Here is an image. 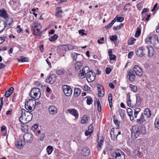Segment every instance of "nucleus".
<instances>
[{"instance_id": "42", "label": "nucleus", "mask_w": 159, "mask_h": 159, "mask_svg": "<svg viewBox=\"0 0 159 159\" xmlns=\"http://www.w3.org/2000/svg\"><path fill=\"white\" fill-rule=\"evenodd\" d=\"M19 62H25L28 61V58L26 57H23L17 59Z\"/></svg>"}, {"instance_id": "12", "label": "nucleus", "mask_w": 159, "mask_h": 159, "mask_svg": "<svg viewBox=\"0 0 159 159\" xmlns=\"http://www.w3.org/2000/svg\"><path fill=\"white\" fill-rule=\"evenodd\" d=\"M63 90L65 95L67 96H70L72 93V90L68 85H64L62 87Z\"/></svg>"}, {"instance_id": "44", "label": "nucleus", "mask_w": 159, "mask_h": 159, "mask_svg": "<svg viewBox=\"0 0 159 159\" xmlns=\"http://www.w3.org/2000/svg\"><path fill=\"white\" fill-rule=\"evenodd\" d=\"M141 30L140 29L139 27H138L137 28V30L135 34V36L136 37H139L141 34Z\"/></svg>"}, {"instance_id": "45", "label": "nucleus", "mask_w": 159, "mask_h": 159, "mask_svg": "<svg viewBox=\"0 0 159 159\" xmlns=\"http://www.w3.org/2000/svg\"><path fill=\"white\" fill-rule=\"evenodd\" d=\"M89 70V68L88 66H85L84 67L82 70L84 73H85L86 74L88 73V71Z\"/></svg>"}, {"instance_id": "37", "label": "nucleus", "mask_w": 159, "mask_h": 159, "mask_svg": "<svg viewBox=\"0 0 159 159\" xmlns=\"http://www.w3.org/2000/svg\"><path fill=\"white\" fill-rule=\"evenodd\" d=\"M129 86L131 89V90L134 93H136L137 90V87L136 86L133 85L131 84H129Z\"/></svg>"}, {"instance_id": "62", "label": "nucleus", "mask_w": 159, "mask_h": 159, "mask_svg": "<svg viewBox=\"0 0 159 159\" xmlns=\"http://www.w3.org/2000/svg\"><path fill=\"white\" fill-rule=\"evenodd\" d=\"M39 125L37 124H35L33 125L32 127V129L33 130H35L38 128Z\"/></svg>"}, {"instance_id": "56", "label": "nucleus", "mask_w": 159, "mask_h": 159, "mask_svg": "<svg viewBox=\"0 0 159 159\" xmlns=\"http://www.w3.org/2000/svg\"><path fill=\"white\" fill-rule=\"evenodd\" d=\"M139 148H137L136 149L134 150L133 151L134 154L135 155L138 154L139 152Z\"/></svg>"}, {"instance_id": "14", "label": "nucleus", "mask_w": 159, "mask_h": 159, "mask_svg": "<svg viewBox=\"0 0 159 159\" xmlns=\"http://www.w3.org/2000/svg\"><path fill=\"white\" fill-rule=\"evenodd\" d=\"M67 113H69L72 115L74 116L76 119L78 118L79 114L78 111L75 109H68L67 111Z\"/></svg>"}, {"instance_id": "39", "label": "nucleus", "mask_w": 159, "mask_h": 159, "mask_svg": "<svg viewBox=\"0 0 159 159\" xmlns=\"http://www.w3.org/2000/svg\"><path fill=\"white\" fill-rule=\"evenodd\" d=\"M48 154H50L53 151V147L51 146H48L47 147L46 149Z\"/></svg>"}, {"instance_id": "17", "label": "nucleus", "mask_w": 159, "mask_h": 159, "mask_svg": "<svg viewBox=\"0 0 159 159\" xmlns=\"http://www.w3.org/2000/svg\"><path fill=\"white\" fill-rule=\"evenodd\" d=\"M97 88L98 92V96L100 97H103L105 94V92L103 87L100 84L97 85Z\"/></svg>"}, {"instance_id": "13", "label": "nucleus", "mask_w": 159, "mask_h": 159, "mask_svg": "<svg viewBox=\"0 0 159 159\" xmlns=\"http://www.w3.org/2000/svg\"><path fill=\"white\" fill-rule=\"evenodd\" d=\"M56 75L54 74H52L46 79V81L50 84H52L56 81Z\"/></svg>"}, {"instance_id": "41", "label": "nucleus", "mask_w": 159, "mask_h": 159, "mask_svg": "<svg viewBox=\"0 0 159 159\" xmlns=\"http://www.w3.org/2000/svg\"><path fill=\"white\" fill-rule=\"evenodd\" d=\"M58 38V36L56 34H54L52 36L49 38V40L51 41H55Z\"/></svg>"}, {"instance_id": "24", "label": "nucleus", "mask_w": 159, "mask_h": 159, "mask_svg": "<svg viewBox=\"0 0 159 159\" xmlns=\"http://www.w3.org/2000/svg\"><path fill=\"white\" fill-rule=\"evenodd\" d=\"M127 112L128 116L130 117L131 120H132L134 119V117L133 115V111L130 108H128L127 109Z\"/></svg>"}, {"instance_id": "55", "label": "nucleus", "mask_w": 159, "mask_h": 159, "mask_svg": "<svg viewBox=\"0 0 159 159\" xmlns=\"http://www.w3.org/2000/svg\"><path fill=\"white\" fill-rule=\"evenodd\" d=\"M110 60H114L116 59V56L114 55H111L110 56Z\"/></svg>"}, {"instance_id": "48", "label": "nucleus", "mask_w": 159, "mask_h": 159, "mask_svg": "<svg viewBox=\"0 0 159 159\" xmlns=\"http://www.w3.org/2000/svg\"><path fill=\"white\" fill-rule=\"evenodd\" d=\"M110 39L112 41H115L117 39V37L116 35H112L110 37Z\"/></svg>"}, {"instance_id": "31", "label": "nucleus", "mask_w": 159, "mask_h": 159, "mask_svg": "<svg viewBox=\"0 0 159 159\" xmlns=\"http://www.w3.org/2000/svg\"><path fill=\"white\" fill-rule=\"evenodd\" d=\"M65 70L63 69L58 68L56 70V73L58 75H62L65 73Z\"/></svg>"}, {"instance_id": "11", "label": "nucleus", "mask_w": 159, "mask_h": 159, "mask_svg": "<svg viewBox=\"0 0 159 159\" xmlns=\"http://www.w3.org/2000/svg\"><path fill=\"white\" fill-rule=\"evenodd\" d=\"M96 74L92 71H89L86 75V79L89 82H93L95 78Z\"/></svg>"}, {"instance_id": "25", "label": "nucleus", "mask_w": 159, "mask_h": 159, "mask_svg": "<svg viewBox=\"0 0 159 159\" xmlns=\"http://www.w3.org/2000/svg\"><path fill=\"white\" fill-rule=\"evenodd\" d=\"M144 114L147 118H149L151 116V112L150 110L148 108H146L144 109Z\"/></svg>"}, {"instance_id": "16", "label": "nucleus", "mask_w": 159, "mask_h": 159, "mask_svg": "<svg viewBox=\"0 0 159 159\" xmlns=\"http://www.w3.org/2000/svg\"><path fill=\"white\" fill-rule=\"evenodd\" d=\"M48 111L50 114L54 115L57 113V109L54 105H51L49 107Z\"/></svg>"}, {"instance_id": "54", "label": "nucleus", "mask_w": 159, "mask_h": 159, "mask_svg": "<svg viewBox=\"0 0 159 159\" xmlns=\"http://www.w3.org/2000/svg\"><path fill=\"white\" fill-rule=\"evenodd\" d=\"M18 0H13L12 1V2L14 3L15 2V4H14V6L17 7L19 5V3L18 2Z\"/></svg>"}, {"instance_id": "5", "label": "nucleus", "mask_w": 159, "mask_h": 159, "mask_svg": "<svg viewBox=\"0 0 159 159\" xmlns=\"http://www.w3.org/2000/svg\"><path fill=\"white\" fill-rule=\"evenodd\" d=\"M21 112H23V114H25V119L23 120L22 117H20L19 118V120L21 123L22 124H26L30 121L33 118V114L30 112L26 111L24 109H22L21 110Z\"/></svg>"}, {"instance_id": "23", "label": "nucleus", "mask_w": 159, "mask_h": 159, "mask_svg": "<svg viewBox=\"0 0 159 159\" xmlns=\"http://www.w3.org/2000/svg\"><path fill=\"white\" fill-rule=\"evenodd\" d=\"M6 27L5 21L3 20H0V33L3 31Z\"/></svg>"}, {"instance_id": "32", "label": "nucleus", "mask_w": 159, "mask_h": 159, "mask_svg": "<svg viewBox=\"0 0 159 159\" xmlns=\"http://www.w3.org/2000/svg\"><path fill=\"white\" fill-rule=\"evenodd\" d=\"M88 118L89 117L86 115H84L83 116L81 121V124L86 123L88 121Z\"/></svg>"}, {"instance_id": "29", "label": "nucleus", "mask_w": 159, "mask_h": 159, "mask_svg": "<svg viewBox=\"0 0 159 159\" xmlns=\"http://www.w3.org/2000/svg\"><path fill=\"white\" fill-rule=\"evenodd\" d=\"M146 121L144 115L142 114L141 115L139 119L137 120V121L139 124H141Z\"/></svg>"}, {"instance_id": "36", "label": "nucleus", "mask_w": 159, "mask_h": 159, "mask_svg": "<svg viewBox=\"0 0 159 159\" xmlns=\"http://www.w3.org/2000/svg\"><path fill=\"white\" fill-rule=\"evenodd\" d=\"M86 75L85 73H84L82 70H80L78 74V76L80 78L83 79L86 77Z\"/></svg>"}, {"instance_id": "10", "label": "nucleus", "mask_w": 159, "mask_h": 159, "mask_svg": "<svg viewBox=\"0 0 159 159\" xmlns=\"http://www.w3.org/2000/svg\"><path fill=\"white\" fill-rule=\"evenodd\" d=\"M133 72L136 75L139 77L141 76L143 74V71L142 69L137 66H135L133 69Z\"/></svg>"}, {"instance_id": "8", "label": "nucleus", "mask_w": 159, "mask_h": 159, "mask_svg": "<svg viewBox=\"0 0 159 159\" xmlns=\"http://www.w3.org/2000/svg\"><path fill=\"white\" fill-rule=\"evenodd\" d=\"M112 156V159H125V154L120 149L116 150Z\"/></svg>"}, {"instance_id": "30", "label": "nucleus", "mask_w": 159, "mask_h": 159, "mask_svg": "<svg viewBox=\"0 0 159 159\" xmlns=\"http://www.w3.org/2000/svg\"><path fill=\"white\" fill-rule=\"evenodd\" d=\"M75 68L76 70H80L82 67V64L80 61H77L75 64Z\"/></svg>"}, {"instance_id": "1", "label": "nucleus", "mask_w": 159, "mask_h": 159, "mask_svg": "<svg viewBox=\"0 0 159 159\" xmlns=\"http://www.w3.org/2000/svg\"><path fill=\"white\" fill-rule=\"evenodd\" d=\"M146 133V128L144 126L142 125L140 128L137 126H133L131 129V136L133 139H136L140 134H144Z\"/></svg>"}, {"instance_id": "49", "label": "nucleus", "mask_w": 159, "mask_h": 159, "mask_svg": "<svg viewBox=\"0 0 159 159\" xmlns=\"http://www.w3.org/2000/svg\"><path fill=\"white\" fill-rule=\"evenodd\" d=\"M103 143L100 142H98V146L97 147L98 149L99 150L101 148L103 144Z\"/></svg>"}, {"instance_id": "43", "label": "nucleus", "mask_w": 159, "mask_h": 159, "mask_svg": "<svg viewBox=\"0 0 159 159\" xmlns=\"http://www.w3.org/2000/svg\"><path fill=\"white\" fill-rule=\"evenodd\" d=\"M97 108H98V111L99 112H100L101 111L102 108H101V106L100 102V101L98 100L97 101Z\"/></svg>"}, {"instance_id": "22", "label": "nucleus", "mask_w": 159, "mask_h": 159, "mask_svg": "<svg viewBox=\"0 0 159 159\" xmlns=\"http://www.w3.org/2000/svg\"><path fill=\"white\" fill-rule=\"evenodd\" d=\"M0 16L6 19L8 17V15L6 11L4 9L0 10Z\"/></svg>"}, {"instance_id": "35", "label": "nucleus", "mask_w": 159, "mask_h": 159, "mask_svg": "<svg viewBox=\"0 0 159 159\" xmlns=\"http://www.w3.org/2000/svg\"><path fill=\"white\" fill-rule=\"evenodd\" d=\"M114 128H112L111 129V132H110L111 137V139L113 140H114L115 139V136H116V134H115L116 133V132L115 131H114Z\"/></svg>"}, {"instance_id": "61", "label": "nucleus", "mask_w": 159, "mask_h": 159, "mask_svg": "<svg viewBox=\"0 0 159 159\" xmlns=\"http://www.w3.org/2000/svg\"><path fill=\"white\" fill-rule=\"evenodd\" d=\"M134 55V52H130L128 54V57L130 59L132 58V57Z\"/></svg>"}, {"instance_id": "60", "label": "nucleus", "mask_w": 159, "mask_h": 159, "mask_svg": "<svg viewBox=\"0 0 159 159\" xmlns=\"http://www.w3.org/2000/svg\"><path fill=\"white\" fill-rule=\"evenodd\" d=\"M137 7L138 9L141 10L142 8V6L141 3H139L137 5Z\"/></svg>"}, {"instance_id": "51", "label": "nucleus", "mask_w": 159, "mask_h": 159, "mask_svg": "<svg viewBox=\"0 0 159 159\" xmlns=\"http://www.w3.org/2000/svg\"><path fill=\"white\" fill-rule=\"evenodd\" d=\"M98 142L103 143L104 142V139L102 136L98 137Z\"/></svg>"}, {"instance_id": "4", "label": "nucleus", "mask_w": 159, "mask_h": 159, "mask_svg": "<svg viewBox=\"0 0 159 159\" xmlns=\"http://www.w3.org/2000/svg\"><path fill=\"white\" fill-rule=\"evenodd\" d=\"M42 27L39 23L33 22L30 25L31 30L34 35L37 36H42V32L41 31Z\"/></svg>"}, {"instance_id": "2", "label": "nucleus", "mask_w": 159, "mask_h": 159, "mask_svg": "<svg viewBox=\"0 0 159 159\" xmlns=\"http://www.w3.org/2000/svg\"><path fill=\"white\" fill-rule=\"evenodd\" d=\"M136 100H131L129 93L127 94L126 101L127 105L130 107H133L139 106L141 104L140 97L138 94H136Z\"/></svg>"}, {"instance_id": "59", "label": "nucleus", "mask_w": 159, "mask_h": 159, "mask_svg": "<svg viewBox=\"0 0 159 159\" xmlns=\"http://www.w3.org/2000/svg\"><path fill=\"white\" fill-rule=\"evenodd\" d=\"M135 40L136 39H132L130 40V43H129V45H133L134 43V42H135Z\"/></svg>"}, {"instance_id": "20", "label": "nucleus", "mask_w": 159, "mask_h": 159, "mask_svg": "<svg viewBox=\"0 0 159 159\" xmlns=\"http://www.w3.org/2000/svg\"><path fill=\"white\" fill-rule=\"evenodd\" d=\"M25 142L22 140H19L15 143V145L18 148H21L25 145Z\"/></svg>"}, {"instance_id": "46", "label": "nucleus", "mask_w": 159, "mask_h": 159, "mask_svg": "<svg viewBox=\"0 0 159 159\" xmlns=\"http://www.w3.org/2000/svg\"><path fill=\"white\" fill-rule=\"evenodd\" d=\"M115 18H116V20H117V21L119 22H122L124 20V18L123 17H118L117 16H116Z\"/></svg>"}, {"instance_id": "7", "label": "nucleus", "mask_w": 159, "mask_h": 159, "mask_svg": "<svg viewBox=\"0 0 159 159\" xmlns=\"http://www.w3.org/2000/svg\"><path fill=\"white\" fill-rule=\"evenodd\" d=\"M36 106V101L34 99H30L25 102V108L28 110H33Z\"/></svg>"}, {"instance_id": "18", "label": "nucleus", "mask_w": 159, "mask_h": 159, "mask_svg": "<svg viewBox=\"0 0 159 159\" xmlns=\"http://www.w3.org/2000/svg\"><path fill=\"white\" fill-rule=\"evenodd\" d=\"M131 70H129L127 72V77L129 81L131 82L134 81L135 79V76Z\"/></svg>"}, {"instance_id": "28", "label": "nucleus", "mask_w": 159, "mask_h": 159, "mask_svg": "<svg viewBox=\"0 0 159 159\" xmlns=\"http://www.w3.org/2000/svg\"><path fill=\"white\" fill-rule=\"evenodd\" d=\"M81 90L78 88H75L74 89V94L76 97L78 96L81 93Z\"/></svg>"}, {"instance_id": "64", "label": "nucleus", "mask_w": 159, "mask_h": 159, "mask_svg": "<svg viewBox=\"0 0 159 159\" xmlns=\"http://www.w3.org/2000/svg\"><path fill=\"white\" fill-rule=\"evenodd\" d=\"M14 88L13 87L10 88L7 91H8L11 93H12L14 91Z\"/></svg>"}, {"instance_id": "19", "label": "nucleus", "mask_w": 159, "mask_h": 159, "mask_svg": "<svg viewBox=\"0 0 159 159\" xmlns=\"http://www.w3.org/2000/svg\"><path fill=\"white\" fill-rule=\"evenodd\" d=\"M147 48L148 50V56L152 57L153 56L154 53V50L153 48L151 46H148Z\"/></svg>"}, {"instance_id": "58", "label": "nucleus", "mask_w": 159, "mask_h": 159, "mask_svg": "<svg viewBox=\"0 0 159 159\" xmlns=\"http://www.w3.org/2000/svg\"><path fill=\"white\" fill-rule=\"evenodd\" d=\"M17 95V94L16 93H14V95L13 96V97L12 98V102H14L16 100V97Z\"/></svg>"}, {"instance_id": "63", "label": "nucleus", "mask_w": 159, "mask_h": 159, "mask_svg": "<svg viewBox=\"0 0 159 159\" xmlns=\"http://www.w3.org/2000/svg\"><path fill=\"white\" fill-rule=\"evenodd\" d=\"M45 137V134L44 133H43L41 134V135L39 137V139L40 140H43L44 137Z\"/></svg>"}, {"instance_id": "3", "label": "nucleus", "mask_w": 159, "mask_h": 159, "mask_svg": "<svg viewBox=\"0 0 159 159\" xmlns=\"http://www.w3.org/2000/svg\"><path fill=\"white\" fill-rule=\"evenodd\" d=\"M145 41L148 44H151L155 48H159V39L157 35H153L148 36L146 39Z\"/></svg>"}, {"instance_id": "57", "label": "nucleus", "mask_w": 159, "mask_h": 159, "mask_svg": "<svg viewBox=\"0 0 159 159\" xmlns=\"http://www.w3.org/2000/svg\"><path fill=\"white\" fill-rule=\"evenodd\" d=\"M92 132L89 130L88 131H86L85 133V134L86 136H90L91 135Z\"/></svg>"}, {"instance_id": "40", "label": "nucleus", "mask_w": 159, "mask_h": 159, "mask_svg": "<svg viewBox=\"0 0 159 159\" xmlns=\"http://www.w3.org/2000/svg\"><path fill=\"white\" fill-rule=\"evenodd\" d=\"M86 98H87V104L88 105H90L91 104L92 102H93L92 98L90 97L89 96L86 97Z\"/></svg>"}, {"instance_id": "47", "label": "nucleus", "mask_w": 159, "mask_h": 159, "mask_svg": "<svg viewBox=\"0 0 159 159\" xmlns=\"http://www.w3.org/2000/svg\"><path fill=\"white\" fill-rule=\"evenodd\" d=\"M114 122L117 126L118 127L119 126L120 122L118 120L115 119L114 116Z\"/></svg>"}, {"instance_id": "34", "label": "nucleus", "mask_w": 159, "mask_h": 159, "mask_svg": "<svg viewBox=\"0 0 159 159\" xmlns=\"http://www.w3.org/2000/svg\"><path fill=\"white\" fill-rule=\"evenodd\" d=\"M6 19V21H5L6 25H11L13 22V19L11 17H8V16Z\"/></svg>"}, {"instance_id": "50", "label": "nucleus", "mask_w": 159, "mask_h": 159, "mask_svg": "<svg viewBox=\"0 0 159 159\" xmlns=\"http://www.w3.org/2000/svg\"><path fill=\"white\" fill-rule=\"evenodd\" d=\"M108 101H109V102H110V103L112 102V95L111 93H109L108 94Z\"/></svg>"}, {"instance_id": "33", "label": "nucleus", "mask_w": 159, "mask_h": 159, "mask_svg": "<svg viewBox=\"0 0 159 159\" xmlns=\"http://www.w3.org/2000/svg\"><path fill=\"white\" fill-rule=\"evenodd\" d=\"M71 56L72 57V58L75 61H76L77 60V59L78 58V57H82L81 55L77 54V53L74 52L73 53L71 54Z\"/></svg>"}, {"instance_id": "15", "label": "nucleus", "mask_w": 159, "mask_h": 159, "mask_svg": "<svg viewBox=\"0 0 159 159\" xmlns=\"http://www.w3.org/2000/svg\"><path fill=\"white\" fill-rule=\"evenodd\" d=\"M145 50V48L143 47H140L138 48L136 51V55L140 57H143L145 54L144 51Z\"/></svg>"}, {"instance_id": "27", "label": "nucleus", "mask_w": 159, "mask_h": 159, "mask_svg": "<svg viewBox=\"0 0 159 159\" xmlns=\"http://www.w3.org/2000/svg\"><path fill=\"white\" fill-rule=\"evenodd\" d=\"M56 15L58 17H61V14L62 11L60 7H58L56 8Z\"/></svg>"}, {"instance_id": "52", "label": "nucleus", "mask_w": 159, "mask_h": 159, "mask_svg": "<svg viewBox=\"0 0 159 159\" xmlns=\"http://www.w3.org/2000/svg\"><path fill=\"white\" fill-rule=\"evenodd\" d=\"M111 71V69L110 68H107L105 69L106 73L107 74H108Z\"/></svg>"}, {"instance_id": "9", "label": "nucleus", "mask_w": 159, "mask_h": 159, "mask_svg": "<svg viewBox=\"0 0 159 159\" xmlns=\"http://www.w3.org/2000/svg\"><path fill=\"white\" fill-rule=\"evenodd\" d=\"M24 142L27 143H31L33 140L34 136L32 134L27 133L24 134L23 136Z\"/></svg>"}, {"instance_id": "6", "label": "nucleus", "mask_w": 159, "mask_h": 159, "mask_svg": "<svg viewBox=\"0 0 159 159\" xmlns=\"http://www.w3.org/2000/svg\"><path fill=\"white\" fill-rule=\"evenodd\" d=\"M40 91L39 88H33L30 92V97L35 99H39L40 96Z\"/></svg>"}, {"instance_id": "38", "label": "nucleus", "mask_w": 159, "mask_h": 159, "mask_svg": "<svg viewBox=\"0 0 159 159\" xmlns=\"http://www.w3.org/2000/svg\"><path fill=\"white\" fill-rule=\"evenodd\" d=\"M154 123L155 127L159 129V116L156 117Z\"/></svg>"}, {"instance_id": "21", "label": "nucleus", "mask_w": 159, "mask_h": 159, "mask_svg": "<svg viewBox=\"0 0 159 159\" xmlns=\"http://www.w3.org/2000/svg\"><path fill=\"white\" fill-rule=\"evenodd\" d=\"M90 153V150L87 147H84L82 149L81 154L84 156L89 155Z\"/></svg>"}, {"instance_id": "53", "label": "nucleus", "mask_w": 159, "mask_h": 159, "mask_svg": "<svg viewBox=\"0 0 159 159\" xmlns=\"http://www.w3.org/2000/svg\"><path fill=\"white\" fill-rule=\"evenodd\" d=\"M12 93L8 91H6L5 93V96L6 98H8Z\"/></svg>"}, {"instance_id": "26", "label": "nucleus", "mask_w": 159, "mask_h": 159, "mask_svg": "<svg viewBox=\"0 0 159 159\" xmlns=\"http://www.w3.org/2000/svg\"><path fill=\"white\" fill-rule=\"evenodd\" d=\"M63 48L65 49V50H70L73 49L74 48V46L71 44L65 45L63 46Z\"/></svg>"}]
</instances>
